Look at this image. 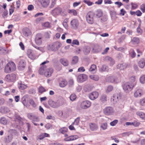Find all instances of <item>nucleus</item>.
Returning <instances> with one entry per match:
<instances>
[{
  "mask_svg": "<svg viewBox=\"0 0 145 145\" xmlns=\"http://www.w3.org/2000/svg\"><path fill=\"white\" fill-rule=\"evenodd\" d=\"M16 69L15 63L12 62L8 63L6 65L4 71L6 73H10L14 71Z\"/></svg>",
  "mask_w": 145,
  "mask_h": 145,
  "instance_id": "obj_1",
  "label": "nucleus"
},
{
  "mask_svg": "<svg viewBox=\"0 0 145 145\" xmlns=\"http://www.w3.org/2000/svg\"><path fill=\"white\" fill-rule=\"evenodd\" d=\"M61 45V44L58 42H54L52 45H49L47 47L48 50H49L56 51Z\"/></svg>",
  "mask_w": 145,
  "mask_h": 145,
  "instance_id": "obj_2",
  "label": "nucleus"
},
{
  "mask_svg": "<svg viewBox=\"0 0 145 145\" xmlns=\"http://www.w3.org/2000/svg\"><path fill=\"white\" fill-rule=\"evenodd\" d=\"M123 88L126 93H128L134 87V85L129 82H126L123 85Z\"/></svg>",
  "mask_w": 145,
  "mask_h": 145,
  "instance_id": "obj_3",
  "label": "nucleus"
},
{
  "mask_svg": "<svg viewBox=\"0 0 145 145\" xmlns=\"http://www.w3.org/2000/svg\"><path fill=\"white\" fill-rule=\"evenodd\" d=\"M103 112L106 115H112L114 114V110L112 107L108 106L103 110Z\"/></svg>",
  "mask_w": 145,
  "mask_h": 145,
  "instance_id": "obj_4",
  "label": "nucleus"
},
{
  "mask_svg": "<svg viewBox=\"0 0 145 145\" xmlns=\"http://www.w3.org/2000/svg\"><path fill=\"white\" fill-rule=\"evenodd\" d=\"M91 105L90 102L86 100L83 101L81 103L80 107L81 108L85 109L89 107Z\"/></svg>",
  "mask_w": 145,
  "mask_h": 145,
  "instance_id": "obj_5",
  "label": "nucleus"
},
{
  "mask_svg": "<svg viewBox=\"0 0 145 145\" xmlns=\"http://www.w3.org/2000/svg\"><path fill=\"white\" fill-rule=\"evenodd\" d=\"M62 11V9L59 7H56L52 10L51 14L56 16L60 15Z\"/></svg>",
  "mask_w": 145,
  "mask_h": 145,
  "instance_id": "obj_6",
  "label": "nucleus"
},
{
  "mask_svg": "<svg viewBox=\"0 0 145 145\" xmlns=\"http://www.w3.org/2000/svg\"><path fill=\"white\" fill-rule=\"evenodd\" d=\"M5 79L8 82H14L16 79V75L14 74H7L5 77Z\"/></svg>",
  "mask_w": 145,
  "mask_h": 145,
  "instance_id": "obj_7",
  "label": "nucleus"
},
{
  "mask_svg": "<svg viewBox=\"0 0 145 145\" xmlns=\"http://www.w3.org/2000/svg\"><path fill=\"white\" fill-rule=\"evenodd\" d=\"M93 17L94 14L92 12L88 13L86 16V20L87 22L91 24H93Z\"/></svg>",
  "mask_w": 145,
  "mask_h": 145,
  "instance_id": "obj_8",
  "label": "nucleus"
},
{
  "mask_svg": "<svg viewBox=\"0 0 145 145\" xmlns=\"http://www.w3.org/2000/svg\"><path fill=\"white\" fill-rule=\"evenodd\" d=\"M87 76L85 74H80L77 78V81L78 82H82L85 81L87 79Z\"/></svg>",
  "mask_w": 145,
  "mask_h": 145,
  "instance_id": "obj_9",
  "label": "nucleus"
},
{
  "mask_svg": "<svg viewBox=\"0 0 145 145\" xmlns=\"http://www.w3.org/2000/svg\"><path fill=\"white\" fill-rule=\"evenodd\" d=\"M42 36L41 34L38 33L36 35L35 40L37 45H40L42 44Z\"/></svg>",
  "mask_w": 145,
  "mask_h": 145,
  "instance_id": "obj_10",
  "label": "nucleus"
},
{
  "mask_svg": "<svg viewBox=\"0 0 145 145\" xmlns=\"http://www.w3.org/2000/svg\"><path fill=\"white\" fill-rule=\"evenodd\" d=\"M70 24L72 28L74 29H76L79 25L78 21L77 19H74L71 21Z\"/></svg>",
  "mask_w": 145,
  "mask_h": 145,
  "instance_id": "obj_11",
  "label": "nucleus"
},
{
  "mask_svg": "<svg viewBox=\"0 0 145 145\" xmlns=\"http://www.w3.org/2000/svg\"><path fill=\"white\" fill-rule=\"evenodd\" d=\"M99 96V93L96 91L92 92L89 95V97L91 99L94 100L96 99Z\"/></svg>",
  "mask_w": 145,
  "mask_h": 145,
  "instance_id": "obj_12",
  "label": "nucleus"
},
{
  "mask_svg": "<svg viewBox=\"0 0 145 145\" xmlns=\"http://www.w3.org/2000/svg\"><path fill=\"white\" fill-rule=\"evenodd\" d=\"M143 94V90L141 89H138L135 91L134 96L135 97H141Z\"/></svg>",
  "mask_w": 145,
  "mask_h": 145,
  "instance_id": "obj_13",
  "label": "nucleus"
},
{
  "mask_svg": "<svg viewBox=\"0 0 145 145\" xmlns=\"http://www.w3.org/2000/svg\"><path fill=\"white\" fill-rule=\"evenodd\" d=\"M26 65V63L24 60H21L19 62L18 66V69L20 70L24 69Z\"/></svg>",
  "mask_w": 145,
  "mask_h": 145,
  "instance_id": "obj_14",
  "label": "nucleus"
},
{
  "mask_svg": "<svg viewBox=\"0 0 145 145\" xmlns=\"http://www.w3.org/2000/svg\"><path fill=\"white\" fill-rule=\"evenodd\" d=\"M53 72V69L51 68H49L46 70V71L44 72V74L46 77H48L51 76Z\"/></svg>",
  "mask_w": 145,
  "mask_h": 145,
  "instance_id": "obj_15",
  "label": "nucleus"
},
{
  "mask_svg": "<svg viewBox=\"0 0 145 145\" xmlns=\"http://www.w3.org/2000/svg\"><path fill=\"white\" fill-rule=\"evenodd\" d=\"M28 118L33 121H38L39 120L37 117L32 113H29L27 114Z\"/></svg>",
  "mask_w": 145,
  "mask_h": 145,
  "instance_id": "obj_16",
  "label": "nucleus"
},
{
  "mask_svg": "<svg viewBox=\"0 0 145 145\" xmlns=\"http://www.w3.org/2000/svg\"><path fill=\"white\" fill-rule=\"evenodd\" d=\"M39 1L41 3L42 7H48L50 3L49 0H39Z\"/></svg>",
  "mask_w": 145,
  "mask_h": 145,
  "instance_id": "obj_17",
  "label": "nucleus"
},
{
  "mask_svg": "<svg viewBox=\"0 0 145 145\" xmlns=\"http://www.w3.org/2000/svg\"><path fill=\"white\" fill-rule=\"evenodd\" d=\"M102 49V48L101 46L96 44L94 46L93 50L94 52L98 53L101 52Z\"/></svg>",
  "mask_w": 145,
  "mask_h": 145,
  "instance_id": "obj_18",
  "label": "nucleus"
},
{
  "mask_svg": "<svg viewBox=\"0 0 145 145\" xmlns=\"http://www.w3.org/2000/svg\"><path fill=\"white\" fill-rule=\"evenodd\" d=\"M27 54L29 58L31 59H34L35 58V56L31 49H29L27 51Z\"/></svg>",
  "mask_w": 145,
  "mask_h": 145,
  "instance_id": "obj_19",
  "label": "nucleus"
},
{
  "mask_svg": "<svg viewBox=\"0 0 145 145\" xmlns=\"http://www.w3.org/2000/svg\"><path fill=\"white\" fill-rule=\"evenodd\" d=\"M127 66V64L125 63L120 64L117 65V68L121 70H123L125 69Z\"/></svg>",
  "mask_w": 145,
  "mask_h": 145,
  "instance_id": "obj_20",
  "label": "nucleus"
},
{
  "mask_svg": "<svg viewBox=\"0 0 145 145\" xmlns=\"http://www.w3.org/2000/svg\"><path fill=\"white\" fill-rule=\"evenodd\" d=\"M91 50V48L90 46H84L83 48V51L85 55H87L89 54Z\"/></svg>",
  "mask_w": 145,
  "mask_h": 145,
  "instance_id": "obj_21",
  "label": "nucleus"
},
{
  "mask_svg": "<svg viewBox=\"0 0 145 145\" xmlns=\"http://www.w3.org/2000/svg\"><path fill=\"white\" fill-rule=\"evenodd\" d=\"M138 65L140 68H144L145 65V59H141L138 63Z\"/></svg>",
  "mask_w": 145,
  "mask_h": 145,
  "instance_id": "obj_22",
  "label": "nucleus"
},
{
  "mask_svg": "<svg viewBox=\"0 0 145 145\" xmlns=\"http://www.w3.org/2000/svg\"><path fill=\"white\" fill-rule=\"evenodd\" d=\"M9 111L8 108L5 106H2L0 108V112L2 113H6Z\"/></svg>",
  "mask_w": 145,
  "mask_h": 145,
  "instance_id": "obj_23",
  "label": "nucleus"
},
{
  "mask_svg": "<svg viewBox=\"0 0 145 145\" xmlns=\"http://www.w3.org/2000/svg\"><path fill=\"white\" fill-rule=\"evenodd\" d=\"M89 126L90 129L93 131L96 130L98 128L97 125L95 123H90Z\"/></svg>",
  "mask_w": 145,
  "mask_h": 145,
  "instance_id": "obj_24",
  "label": "nucleus"
},
{
  "mask_svg": "<svg viewBox=\"0 0 145 145\" xmlns=\"http://www.w3.org/2000/svg\"><path fill=\"white\" fill-rule=\"evenodd\" d=\"M136 114L138 116H139L141 118L144 120H145V114L141 112H137Z\"/></svg>",
  "mask_w": 145,
  "mask_h": 145,
  "instance_id": "obj_25",
  "label": "nucleus"
},
{
  "mask_svg": "<svg viewBox=\"0 0 145 145\" xmlns=\"http://www.w3.org/2000/svg\"><path fill=\"white\" fill-rule=\"evenodd\" d=\"M78 57L77 56H74L72 57L71 64L73 65L75 64L78 62Z\"/></svg>",
  "mask_w": 145,
  "mask_h": 145,
  "instance_id": "obj_26",
  "label": "nucleus"
},
{
  "mask_svg": "<svg viewBox=\"0 0 145 145\" xmlns=\"http://www.w3.org/2000/svg\"><path fill=\"white\" fill-rule=\"evenodd\" d=\"M49 135L46 133H42L38 136V138L41 140L44 138L45 137H49Z\"/></svg>",
  "mask_w": 145,
  "mask_h": 145,
  "instance_id": "obj_27",
  "label": "nucleus"
},
{
  "mask_svg": "<svg viewBox=\"0 0 145 145\" xmlns=\"http://www.w3.org/2000/svg\"><path fill=\"white\" fill-rule=\"evenodd\" d=\"M113 101L116 102L121 99V96L119 94H115L113 96Z\"/></svg>",
  "mask_w": 145,
  "mask_h": 145,
  "instance_id": "obj_28",
  "label": "nucleus"
},
{
  "mask_svg": "<svg viewBox=\"0 0 145 145\" xmlns=\"http://www.w3.org/2000/svg\"><path fill=\"white\" fill-rule=\"evenodd\" d=\"M46 67L45 66L42 65L39 69V74L41 75L44 74V72L46 70Z\"/></svg>",
  "mask_w": 145,
  "mask_h": 145,
  "instance_id": "obj_29",
  "label": "nucleus"
},
{
  "mask_svg": "<svg viewBox=\"0 0 145 145\" xmlns=\"http://www.w3.org/2000/svg\"><path fill=\"white\" fill-rule=\"evenodd\" d=\"M106 80L108 82H113L115 81V78L113 76H109L106 78Z\"/></svg>",
  "mask_w": 145,
  "mask_h": 145,
  "instance_id": "obj_30",
  "label": "nucleus"
},
{
  "mask_svg": "<svg viewBox=\"0 0 145 145\" xmlns=\"http://www.w3.org/2000/svg\"><path fill=\"white\" fill-rule=\"evenodd\" d=\"M38 89L39 92L41 94L42 93L44 92H46V91L45 88L42 86H39Z\"/></svg>",
  "mask_w": 145,
  "mask_h": 145,
  "instance_id": "obj_31",
  "label": "nucleus"
},
{
  "mask_svg": "<svg viewBox=\"0 0 145 145\" xmlns=\"http://www.w3.org/2000/svg\"><path fill=\"white\" fill-rule=\"evenodd\" d=\"M108 67L106 65H103L100 69V71L101 72L107 71H108Z\"/></svg>",
  "mask_w": 145,
  "mask_h": 145,
  "instance_id": "obj_32",
  "label": "nucleus"
},
{
  "mask_svg": "<svg viewBox=\"0 0 145 145\" xmlns=\"http://www.w3.org/2000/svg\"><path fill=\"white\" fill-rule=\"evenodd\" d=\"M18 88L21 90H24L26 89L27 86L26 85H25L24 84L22 83H18Z\"/></svg>",
  "mask_w": 145,
  "mask_h": 145,
  "instance_id": "obj_33",
  "label": "nucleus"
},
{
  "mask_svg": "<svg viewBox=\"0 0 145 145\" xmlns=\"http://www.w3.org/2000/svg\"><path fill=\"white\" fill-rule=\"evenodd\" d=\"M105 59L110 61V64L111 65H113L115 63V61L112 58L107 56L106 57Z\"/></svg>",
  "mask_w": 145,
  "mask_h": 145,
  "instance_id": "obj_34",
  "label": "nucleus"
},
{
  "mask_svg": "<svg viewBox=\"0 0 145 145\" xmlns=\"http://www.w3.org/2000/svg\"><path fill=\"white\" fill-rule=\"evenodd\" d=\"M59 85L61 88L63 87V79L62 78H59Z\"/></svg>",
  "mask_w": 145,
  "mask_h": 145,
  "instance_id": "obj_35",
  "label": "nucleus"
},
{
  "mask_svg": "<svg viewBox=\"0 0 145 145\" xmlns=\"http://www.w3.org/2000/svg\"><path fill=\"white\" fill-rule=\"evenodd\" d=\"M140 81L142 84L145 83V75H142L140 78Z\"/></svg>",
  "mask_w": 145,
  "mask_h": 145,
  "instance_id": "obj_36",
  "label": "nucleus"
},
{
  "mask_svg": "<svg viewBox=\"0 0 145 145\" xmlns=\"http://www.w3.org/2000/svg\"><path fill=\"white\" fill-rule=\"evenodd\" d=\"M95 14L97 17L99 18L103 15V13L101 10H98L96 11Z\"/></svg>",
  "mask_w": 145,
  "mask_h": 145,
  "instance_id": "obj_37",
  "label": "nucleus"
},
{
  "mask_svg": "<svg viewBox=\"0 0 145 145\" xmlns=\"http://www.w3.org/2000/svg\"><path fill=\"white\" fill-rule=\"evenodd\" d=\"M80 120V118L79 117H77L75 120L74 122L72 123V125H78L79 123Z\"/></svg>",
  "mask_w": 145,
  "mask_h": 145,
  "instance_id": "obj_38",
  "label": "nucleus"
},
{
  "mask_svg": "<svg viewBox=\"0 0 145 145\" xmlns=\"http://www.w3.org/2000/svg\"><path fill=\"white\" fill-rule=\"evenodd\" d=\"M57 108L59 107L63 104L62 100L61 99H58L56 102Z\"/></svg>",
  "mask_w": 145,
  "mask_h": 145,
  "instance_id": "obj_39",
  "label": "nucleus"
},
{
  "mask_svg": "<svg viewBox=\"0 0 145 145\" xmlns=\"http://www.w3.org/2000/svg\"><path fill=\"white\" fill-rule=\"evenodd\" d=\"M12 139L11 136H8L5 138V141L6 143H8L10 142Z\"/></svg>",
  "mask_w": 145,
  "mask_h": 145,
  "instance_id": "obj_40",
  "label": "nucleus"
},
{
  "mask_svg": "<svg viewBox=\"0 0 145 145\" xmlns=\"http://www.w3.org/2000/svg\"><path fill=\"white\" fill-rule=\"evenodd\" d=\"M50 105L54 108H57V105L56 102L53 101H51L49 103Z\"/></svg>",
  "mask_w": 145,
  "mask_h": 145,
  "instance_id": "obj_41",
  "label": "nucleus"
},
{
  "mask_svg": "<svg viewBox=\"0 0 145 145\" xmlns=\"http://www.w3.org/2000/svg\"><path fill=\"white\" fill-rule=\"evenodd\" d=\"M83 1L89 6H91L94 4V3L89 0H83Z\"/></svg>",
  "mask_w": 145,
  "mask_h": 145,
  "instance_id": "obj_42",
  "label": "nucleus"
},
{
  "mask_svg": "<svg viewBox=\"0 0 145 145\" xmlns=\"http://www.w3.org/2000/svg\"><path fill=\"white\" fill-rule=\"evenodd\" d=\"M29 102V103L33 107H35L36 106V104L34 101L33 99H30Z\"/></svg>",
  "mask_w": 145,
  "mask_h": 145,
  "instance_id": "obj_43",
  "label": "nucleus"
},
{
  "mask_svg": "<svg viewBox=\"0 0 145 145\" xmlns=\"http://www.w3.org/2000/svg\"><path fill=\"white\" fill-rule=\"evenodd\" d=\"M90 78L95 81H97L99 79V76L97 75H92L90 76Z\"/></svg>",
  "mask_w": 145,
  "mask_h": 145,
  "instance_id": "obj_44",
  "label": "nucleus"
},
{
  "mask_svg": "<svg viewBox=\"0 0 145 145\" xmlns=\"http://www.w3.org/2000/svg\"><path fill=\"white\" fill-rule=\"evenodd\" d=\"M7 121L6 119L4 117H3L1 118L0 119V122L1 123L5 125L7 123Z\"/></svg>",
  "mask_w": 145,
  "mask_h": 145,
  "instance_id": "obj_45",
  "label": "nucleus"
},
{
  "mask_svg": "<svg viewBox=\"0 0 145 145\" xmlns=\"http://www.w3.org/2000/svg\"><path fill=\"white\" fill-rule=\"evenodd\" d=\"M101 100L103 103H105L107 101V96L106 95H102L101 96Z\"/></svg>",
  "mask_w": 145,
  "mask_h": 145,
  "instance_id": "obj_46",
  "label": "nucleus"
},
{
  "mask_svg": "<svg viewBox=\"0 0 145 145\" xmlns=\"http://www.w3.org/2000/svg\"><path fill=\"white\" fill-rule=\"evenodd\" d=\"M107 124L106 123H103L101 124V128L103 130H105L107 129Z\"/></svg>",
  "mask_w": 145,
  "mask_h": 145,
  "instance_id": "obj_47",
  "label": "nucleus"
},
{
  "mask_svg": "<svg viewBox=\"0 0 145 145\" xmlns=\"http://www.w3.org/2000/svg\"><path fill=\"white\" fill-rule=\"evenodd\" d=\"M140 105L143 106H145V98L141 99L140 101Z\"/></svg>",
  "mask_w": 145,
  "mask_h": 145,
  "instance_id": "obj_48",
  "label": "nucleus"
},
{
  "mask_svg": "<svg viewBox=\"0 0 145 145\" xmlns=\"http://www.w3.org/2000/svg\"><path fill=\"white\" fill-rule=\"evenodd\" d=\"M96 68V66L95 65H91L90 69L89 71H93L95 70Z\"/></svg>",
  "mask_w": 145,
  "mask_h": 145,
  "instance_id": "obj_49",
  "label": "nucleus"
},
{
  "mask_svg": "<svg viewBox=\"0 0 145 145\" xmlns=\"http://www.w3.org/2000/svg\"><path fill=\"white\" fill-rule=\"evenodd\" d=\"M118 122V121L117 120H115L112 121L111 122L110 124L112 126H115Z\"/></svg>",
  "mask_w": 145,
  "mask_h": 145,
  "instance_id": "obj_50",
  "label": "nucleus"
},
{
  "mask_svg": "<svg viewBox=\"0 0 145 145\" xmlns=\"http://www.w3.org/2000/svg\"><path fill=\"white\" fill-rule=\"evenodd\" d=\"M70 98L71 100L73 101L76 98V96L75 94H72L70 97Z\"/></svg>",
  "mask_w": 145,
  "mask_h": 145,
  "instance_id": "obj_51",
  "label": "nucleus"
},
{
  "mask_svg": "<svg viewBox=\"0 0 145 145\" xmlns=\"http://www.w3.org/2000/svg\"><path fill=\"white\" fill-rule=\"evenodd\" d=\"M69 12L70 13L72 14L74 16L76 15L77 14L76 11L74 10H69Z\"/></svg>",
  "mask_w": 145,
  "mask_h": 145,
  "instance_id": "obj_52",
  "label": "nucleus"
},
{
  "mask_svg": "<svg viewBox=\"0 0 145 145\" xmlns=\"http://www.w3.org/2000/svg\"><path fill=\"white\" fill-rule=\"evenodd\" d=\"M23 34L25 37H27L29 34V30H24L23 31Z\"/></svg>",
  "mask_w": 145,
  "mask_h": 145,
  "instance_id": "obj_53",
  "label": "nucleus"
},
{
  "mask_svg": "<svg viewBox=\"0 0 145 145\" xmlns=\"http://www.w3.org/2000/svg\"><path fill=\"white\" fill-rule=\"evenodd\" d=\"M45 127L47 129H50L52 128V126L51 124L48 123L46 125Z\"/></svg>",
  "mask_w": 145,
  "mask_h": 145,
  "instance_id": "obj_54",
  "label": "nucleus"
},
{
  "mask_svg": "<svg viewBox=\"0 0 145 145\" xmlns=\"http://www.w3.org/2000/svg\"><path fill=\"white\" fill-rule=\"evenodd\" d=\"M113 89V87L112 86H109L107 87L106 91V92H109L112 91Z\"/></svg>",
  "mask_w": 145,
  "mask_h": 145,
  "instance_id": "obj_55",
  "label": "nucleus"
},
{
  "mask_svg": "<svg viewBox=\"0 0 145 145\" xmlns=\"http://www.w3.org/2000/svg\"><path fill=\"white\" fill-rule=\"evenodd\" d=\"M44 20L43 17H39L37 18L36 20V22L37 23H39L40 22L43 21Z\"/></svg>",
  "mask_w": 145,
  "mask_h": 145,
  "instance_id": "obj_56",
  "label": "nucleus"
},
{
  "mask_svg": "<svg viewBox=\"0 0 145 145\" xmlns=\"http://www.w3.org/2000/svg\"><path fill=\"white\" fill-rule=\"evenodd\" d=\"M114 3L115 4L117 5V7L118 8H120V6L123 5V4L120 1L115 2Z\"/></svg>",
  "mask_w": 145,
  "mask_h": 145,
  "instance_id": "obj_57",
  "label": "nucleus"
},
{
  "mask_svg": "<svg viewBox=\"0 0 145 145\" xmlns=\"http://www.w3.org/2000/svg\"><path fill=\"white\" fill-rule=\"evenodd\" d=\"M70 138H71V140H76L78 138V137L77 135H73L70 136Z\"/></svg>",
  "mask_w": 145,
  "mask_h": 145,
  "instance_id": "obj_58",
  "label": "nucleus"
},
{
  "mask_svg": "<svg viewBox=\"0 0 145 145\" xmlns=\"http://www.w3.org/2000/svg\"><path fill=\"white\" fill-rule=\"evenodd\" d=\"M72 43L73 44L77 45H78L79 44V41L76 39L73 40Z\"/></svg>",
  "mask_w": 145,
  "mask_h": 145,
  "instance_id": "obj_59",
  "label": "nucleus"
},
{
  "mask_svg": "<svg viewBox=\"0 0 145 145\" xmlns=\"http://www.w3.org/2000/svg\"><path fill=\"white\" fill-rule=\"evenodd\" d=\"M130 55L132 58H134L136 56V53L133 50H132V51L130 53Z\"/></svg>",
  "mask_w": 145,
  "mask_h": 145,
  "instance_id": "obj_60",
  "label": "nucleus"
},
{
  "mask_svg": "<svg viewBox=\"0 0 145 145\" xmlns=\"http://www.w3.org/2000/svg\"><path fill=\"white\" fill-rule=\"evenodd\" d=\"M107 19V17L106 16H103L101 20V21L102 22H103L106 21Z\"/></svg>",
  "mask_w": 145,
  "mask_h": 145,
  "instance_id": "obj_61",
  "label": "nucleus"
},
{
  "mask_svg": "<svg viewBox=\"0 0 145 145\" xmlns=\"http://www.w3.org/2000/svg\"><path fill=\"white\" fill-rule=\"evenodd\" d=\"M133 41L138 43L139 42V39L138 38L135 37L133 38L132 40Z\"/></svg>",
  "mask_w": 145,
  "mask_h": 145,
  "instance_id": "obj_62",
  "label": "nucleus"
},
{
  "mask_svg": "<svg viewBox=\"0 0 145 145\" xmlns=\"http://www.w3.org/2000/svg\"><path fill=\"white\" fill-rule=\"evenodd\" d=\"M85 71V69L84 67H82L79 68L78 70L79 72H83Z\"/></svg>",
  "mask_w": 145,
  "mask_h": 145,
  "instance_id": "obj_63",
  "label": "nucleus"
},
{
  "mask_svg": "<svg viewBox=\"0 0 145 145\" xmlns=\"http://www.w3.org/2000/svg\"><path fill=\"white\" fill-rule=\"evenodd\" d=\"M82 86H78L76 88V90L78 92H80L82 89Z\"/></svg>",
  "mask_w": 145,
  "mask_h": 145,
  "instance_id": "obj_64",
  "label": "nucleus"
}]
</instances>
